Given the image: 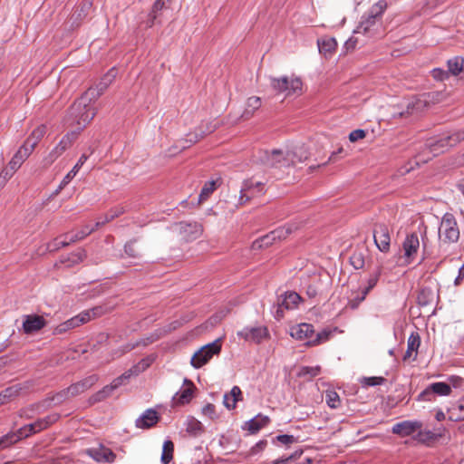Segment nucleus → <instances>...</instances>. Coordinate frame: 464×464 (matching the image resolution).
Returning <instances> with one entry per match:
<instances>
[{
  "label": "nucleus",
  "instance_id": "1",
  "mask_svg": "<svg viewBox=\"0 0 464 464\" xmlns=\"http://www.w3.org/2000/svg\"><path fill=\"white\" fill-rule=\"evenodd\" d=\"M82 95L76 100L67 111L65 122L69 126H76L73 131L78 134L91 122L96 115V109L93 106L94 100L82 102Z\"/></svg>",
  "mask_w": 464,
  "mask_h": 464
},
{
  "label": "nucleus",
  "instance_id": "2",
  "mask_svg": "<svg viewBox=\"0 0 464 464\" xmlns=\"http://www.w3.org/2000/svg\"><path fill=\"white\" fill-rule=\"evenodd\" d=\"M463 140L464 128L439 139H430L425 143V151H427L428 156L421 158V156L419 155V160H416L415 164L419 165L420 161L427 162L431 157L443 153L449 148L454 147Z\"/></svg>",
  "mask_w": 464,
  "mask_h": 464
},
{
  "label": "nucleus",
  "instance_id": "3",
  "mask_svg": "<svg viewBox=\"0 0 464 464\" xmlns=\"http://www.w3.org/2000/svg\"><path fill=\"white\" fill-rule=\"evenodd\" d=\"M387 7L388 4L385 0H380L372 5L369 11L362 16L354 32L369 37L375 36L380 27L382 16Z\"/></svg>",
  "mask_w": 464,
  "mask_h": 464
},
{
  "label": "nucleus",
  "instance_id": "4",
  "mask_svg": "<svg viewBox=\"0 0 464 464\" xmlns=\"http://www.w3.org/2000/svg\"><path fill=\"white\" fill-rule=\"evenodd\" d=\"M439 238L443 244L456 243L459 238V229L453 214L445 213L439 227Z\"/></svg>",
  "mask_w": 464,
  "mask_h": 464
},
{
  "label": "nucleus",
  "instance_id": "5",
  "mask_svg": "<svg viewBox=\"0 0 464 464\" xmlns=\"http://www.w3.org/2000/svg\"><path fill=\"white\" fill-rule=\"evenodd\" d=\"M106 311H107L106 308H104L102 306H95L92 309L85 310V311L80 313L78 315L61 324L56 328V331L58 333H63L69 329L78 327L81 324H85L92 319L102 316V314H104L106 313Z\"/></svg>",
  "mask_w": 464,
  "mask_h": 464
},
{
  "label": "nucleus",
  "instance_id": "6",
  "mask_svg": "<svg viewBox=\"0 0 464 464\" xmlns=\"http://www.w3.org/2000/svg\"><path fill=\"white\" fill-rule=\"evenodd\" d=\"M270 85L277 93H285V96L299 94L302 91V81L297 77L282 76L270 78Z\"/></svg>",
  "mask_w": 464,
  "mask_h": 464
},
{
  "label": "nucleus",
  "instance_id": "7",
  "mask_svg": "<svg viewBox=\"0 0 464 464\" xmlns=\"http://www.w3.org/2000/svg\"><path fill=\"white\" fill-rule=\"evenodd\" d=\"M220 351L221 343L219 339H217L196 352L191 358L190 363L196 369L201 368L208 363L215 354H218Z\"/></svg>",
  "mask_w": 464,
  "mask_h": 464
},
{
  "label": "nucleus",
  "instance_id": "8",
  "mask_svg": "<svg viewBox=\"0 0 464 464\" xmlns=\"http://www.w3.org/2000/svg\"><path fill=\"white\" fill-rule=\"evenodd\" d=\"M295 153L286 151L284 153L280 150H274L270 152L265 151L262 160L264 164L269 167H286L295 163Z\"/></svg>",
  "mask_w": 464,
  "mask_h": 464
},
{
  "label": "nucleus",
  "instance_id": "9",
  "mask_svg": "<svg viewBox=\"0 0 464 464\" xmlns=\"http://www.w3.org/2000/svg\"><path fill=\"white\" fill-rule=\"evenodd\" d=\"M117 75V70L115 68H111L109 72L101 79L99 83L96 84L95 87H90L83 94H82V102L86 100H94L96 101L109 87V85L113 82Z\"/></svg>",
  "mask_w": 464,
  "mask_h": 464
},
{
  "label": "nucleus",
  "instance_id": "10",
  "mask_svg": "<svg viewBox=\"0 0 464 464\" xmlns=\"http://www.w3.org/2000/svg\"><path fill=\"white\" fill-rule=\"evenodd\" d=\"M265 193V184L256 181L253 179H246L243 182L240 189L239 204L243 205L251 198L261 196Z\"/></svg>",
  "mask_w": 464,
  "mask_h": 464
},
{
  "label": "nucleus",
  "instance_id": "11",
  "mask_svg": "<svg viewBox=\"0 0 464 464\" xmlns=\"http://www.w3.org/2000/svg\"><path fill=\"white\" fill-rule=\"evenodd\" d=\"M425 95L411 98L405 104V109L393 113V118H404L418 116L426 107L428 101Z\"/></svg>",
  "mask_w": 464,
  "mask_h": 464
},
{
  "label": "nucleus",
  "instance_id": "12",
  "mask_svg": "<svg viewBox=\"0 0 464 464\" xmlns=\"http://www.w3.org/2000/svg\"><path fill=\"white\" fill-rule=\"evenodd\" d=\"M78 137V132L71 131L65 134L60 142L52 150L47 157L44 159V165H51L63 153L68 150Z\"/></svg>",
  "mask_w": 464,
  "mask_h": 464
},
{
  "label": "nucleus",
  "instance_id": "13",
  "mask_svg": "<svg viewBox=\"0 0 464 464\" xmlns=\"http://www.w3.org/2000/svg\"><path fill=\"white\" fill-rule=\"evenodd\" d=\"M36 434L33 423L26 424L14 432H9L0 438V450L18 442L22 439Z\"/></svg>",
  "mask_w": 464,
  "mask_h": 464
},
{
  "label": "nucleus",
  "instance_id": "14",
  "mask_svg": "<svg viewBox=\"0 0 464 464\" xmlns=\"http://www.w3.org/2000/svg\"><path fill=\"white\" fill-rule=\"evenodd\" d=\"M99 380L97 374H92L75 383L70 385L66 390L61 392L58 396L66 398L67 396H77L92 388Z\"/></svg>",
  "mask_w": 464,
  "mask_h": 464
},
{
  "label": "nucleus",
  "instance_id": "15",
  "mask_svg": "<svg viewBox=\"0 0 464 464\" xmlns=\"http://www.w3.org/2000/svg\"><path fill=\"white\" fill-rule=\"evenodd\" d=\"M291 233L289 228H278L270 233L256 239L251 246L253 250H259L262 248L268 247L273 245L276 240H281L286 237V236Z\"/></svg>",
  "mask_w": 464,
  "mask_h": 464
},
{
  "label": "nucleus",
  "instance_id": "16",
  "mask_svg": "<svg viewBox=\"0 0 464 464\" xmlns=\"http://www.w3.org/2000/svg\"><path fill=\"white\" fill-rule=\"evenodd\" d=\"M373 239L377 248L381 252H389L391 246V236L390 229L387 225L383 223L375 224L373 228Z\"/></svg>",
  "mask_w": 464,
  "mask_h": 464
},
{
  "label": "nucleus",
  "instance_id": "17",
  "mask_svg": "<svg viewBox=\"0 0 464 464\" xmlns=\"http://www.w3.org/2000/svg\"><path fill=\"white\" fill-rule=\"evenodd\" d=\"M420 238L417 233L408 234L402 243L403 257L408 264L416 260L420 250Z\"/></svg>",
  "mask_w": 464,
  "mask_h": 464
},
{
  "label": "nucleus",
  "instance_id": "18",
  "mask_svg": "<svg viewBox=\"0 0 464 464\" xmlns=\"http://www.w3.org/2000/svg\"><path fill=\"white\" fill-rule=\"evenodd\" d=\"M132 374V370H129L128 372H124L121 376L117 377L112 381V382L110 385H106L102 390L97 392L95 394L92 395V400L94 402L101 401L107 397H109L111 392L119 388L121 385H122L123 382L130 377Z\"/></svg>",
  "mask_w": 464,
  "mask_h": 464
},
{
  "label": "nucleus",
  "instance_id": "19",
  "mask_svg": "<svg viewBox=\"0 0 464 464\" xmlns=\"http://www.w3.org/2000/svg\"><path fill=\"white\" fill-rule=\"evenodd\" d=\"M132 374V370H129L128 372H124L121 376L117 377L112 381V382L110 385H106L102 390L97 392L95 394L92 395V400L94 402L101 401L107 397H109L111 392L119 388L121 385H122L123 382L130 377Z\"/></svg>",
  "mask_w": 464,
  "mask_h": 464
},
{
  "label": "nucleus",
  "instance_id": "20",
  "mask_svg": "<svg viewBox=\"0 0 464 464\" xmlns=\"http://www.w3.org/2000/svg\"><path fill=\"white\" fill-rule=\"evenodd\" d=\"M177 227L184 239L189 241L199 237L202 234V226L198 222H179Z\"/></svg>",
  "mask_w": 464,
  "mask_h": 464
},
{
  "label": "nucleus",
  "instance_id": "21",
  "mask_svg": "<svg viewBox=\"0 0 464 464\" xmlns=\"http://www.w3.org/2000/svg\"><path fill=\"white\" fill-rule=\"evenodd\" d=\"M184 385L185 387L176 392L172 398L173 404L176 406L185 405L188 403L193 398V393L196 390L194 383L190 380L185 378Z\"/></svg>",
  "mask_w": 464,
  "mask_h": 464
},
{
  "label": "nucleus",
  "instance_id": "22",
  "mask_svg": "<svg viewBox=\"0 0 464 464\" xmlns=\"http://www.w3.org/2000/svg\"><path fill=\"white\" fill-rule=\"evenodd\" d=\"M46 325L45 319L38 314H27L24 316L23 331L26 334H31L40 331Z\"/></svg>",
  "mask_w": 464,
  "mask_h": 464
},
{
  "label": "nucleus",
  "instance_id": "23",
  "mask_svg": "<svg viewBox=\"0 0 464 464\" xmlns=\"http://www.w3.org/2000/svg\"><path fill=\"white\" fill-rule=\"evenodd\" d=\"M237 335L246 341H252L256 343H261L267 335L266 327H245L237 333Z\"/></svg>",
  "mask_w": 464,
  "mask_h": 464
},
{
  "label": "nucleus",
  "instance_id": "24",
  "mask_svg": "<svg viewBox=\"0 0 464 464\" xmlns=\"http://www.w3.org/2000/svg\"><path fill=\"white\" fill-rule=\"evenodd\" d=\"M86 453L97 462H109L111 463L115 460V453L109 448L100 445L97 448H91L86 450Z\"/></svg>",
  "mask_w": 464,
  "mask_h": 464
},
{
  "label": "nucleus",
  "instance_id": "25",
  "mask_svg": "<svg viewBox=\"0 0 464 464\" xmlns=\"http://www.w3.org/2000/svg\"><path fill=\"white\" fill-rule=\"evenodd\" d=\"M422 423L418 420H404L398 422L392 427V433L400 435L401 437L410 436L415 431L420 430Z\"/></svg>",
  "mask_w": 464,
  "mask_h": 464
},
{
  "label": "nucleus",
  "instance_id": "26",
  "mask_svg": "<svg viewBox=\"0 0 464 464\" xmlns=\"http://www.w3.org/2000/svg\"><path fill=\"white\" fill-rule=\"evenodd\" d=\"M159 420L158 412L153 409H148L136 420L135 425L139 429H150L156 425Z\"/></svg>",
  "mask_w": 464,
  "mask_h": 464
},
{
  "label": "nucleus",
  "instance_id": "27",
  "mask_svg": "<svg viewBox=\"0 0 464 464\" xmlns=\"http://www.w3.org/2000/svg\"><path fill=\"white\" fill-rule=\"evenodd\" d=\"M314 329L311 324L303 323L291 329V336L297 340L314 339Z\"/></svg>",
  "mask_w": 464,
  "mask_h": 464
},
{
  "label": "nucleus",
  "instance_id": "28",
  "mask_svg": "<svg viewBox=\"0 0 464 464\" xmlns=\"http://www.w3.org/2000/svg\"><path fill=\"white\" fill-rule=\"evenodd\" d=\"M46 133V126L42 124L37 126L31 134L27 137V139L23 143L29 150L32 152L40 142V140L44 138Z\"/></svg>",
  "mask_w": 464,
  "mask_h": 464
},
{
  "label": "nucleus",
  "instance_id": "29",
  "mask_svg": "<svg viewBox=\"0 0 464 464\" xmlns=\"http://www.w3.org/2000/svg\"><path fill=\"white\" fill-rule=\"evenodd\" d=\"M26 387L21 383L9 386L0 392V405L5 404L18 397Z\"/></svg>",
  "mask_w": 464,
  "mask_h": 464
},
{
  "label": "nucleus",
  "instance_id": "30",
  "mask_svg": "<svg viewBox=\"0 0 464 464\" xmlns=\"http://www.w3.org/2000/svg\"><path fill=\"white\" fill-rule=\"evenodd\" d=\"M86 256V251L83 248H79L66 256H62L60 258V263L64 265L66 267H72L82 262Z\"/></svg>",
  "mask_w": 464,
  "mask_h": 464
},
{
  "label": "nucleus",
  "instance_id": "31",
  "mask_svg": "<svg viewBox=\"0 0 464 464\" xmlns=\"http://www.w3.org/2000/svg\"><path fill=\"white\" fill-rule=\"evenodd\" d=\"M243 400V394L241 389L238 386H234L230 392L225 393L224 395V405L228 410L236 408L237 402Z\"/></svg>",
  "mask_w": 464,
  "mask_h": 464
},
{
  "label": "nucleus",
  "instance_id": "32",
  "mask_svg": "<svg viewBox=\"0 0 464 464\" xmlns=\"http://www.w3.org/2000/svg\"><path fill=\"white\" fill-rule=\"evenodd\" d=\"M420 344V337L418 333H411L408 338L407 350L405 354L403 355V361H407L412 355V353H415L413 360L417 357V351Z\"/></svg>",
  "mask_w": 464,
  "mask_h": 464
},
{
  "label": "nucleus",
  "instance_id": "33",
  "mask_svg": "<svg viewBox=\"0 0 464 464\" xmlns=\"http://www.w3.org/2000/svg\"><path fill=\"white\" fill-rule=\"evenodd\" d=\"M33 152L22 145L9 161V167L19 169Z\"/></svg>",
  "mask_w": 464,
  "mask_h": 464
},
{
  "label": "nucleus",
  "instance_id": "34",
  "mask_svg": "<svg viewBox=\"0 0 464 464\" xmlns=\"http://www.w3.org/2000/svg\"><path fill=\"white\" fill-rule=\"evenodd\" d=\"M319 52L325 57L332 55L337 47L336 40L334 37H324L318 40Z\"/></svg>",
  "mask_w": 464,
  "mask_h": 464
},
{
  "label": "nucleus",
  "instance_id": "35",
  "mask_svg": "<svg viewBox=\"0 0 464 464\" xmlns=\"http://www.w3.org/2000/svg\"><path fill=\"white\" fill-rule=\"evenodd\" d=\"M435 298L434 291L431 287L429 286H423L419 291L418 296H417V302L419 305L420 306H426L430 304Z\"/></svg>",
  "mask_w": 464,
  "mask_h": 464
},
{
  "label": "nucleus",
  "instance_id": "36",
  "mask_svg": "<svg viewBox=\"0 0 464 464\" xmlns=\"http://www.w3.org/2000/svg\"><path fill=\"white\" fill-rule=\"evenodd\" d=\"M261 106V99L257 96H252L247 99L246 107L243 111L241 118L244 120L250 119L255 111L258 110Z\"/></svg>",
  "mask_w": 464,
  "mask_h": 464
},
{
  "label": "nucleus",
  "instance_id": "37",
  "mask_svg": "<svg viewBox=\"0 0 464 464\" xmlns=\"http://www.w3.org/2000/svg\"><path fill=\"white\" fill-rule=\"evenodd\" d=\"M301 297L295 292H289L285 295L280 303V307H284L286 310L294 309L297 306Z\"/></svg>",
  "mask_w": 464,
  "mask_h": 464
},
{
  "label": "nucleus",
  "instance_id": "38",
  "mask_svg": "<svg viewBox=\"0 0 464 464\" xmlns=\"http://www.w3.org/2000/svg\"><path fill=\"white\" fill-rule=\"evenodd\" d=\"M449 414L452 420H464V397L450 408Z\"/></svg>",
  "mask_w": 464,
  "mask_h": 464
},
{
  "label": "nucleus",
  "instance_id": "39",
  "mask_svg": "<svg viewBox=\"0 0 464 464\" xmlns=\"http://www.w3.org/2000/svg\"><path fill=\"white\" fill-rule=\"evenodd\" d=\"M270 420L267 416H260L251 419L246 424L247 429L251 433H256L262 428L269 423Z\"/></svg>",
  "mask_w": 464,
  "mask_h": 464
},
{
  "label": "nucleus",
  "instance_id": "40",
  "mask_svg": "<svg viewBox=\"0 0 464 464\" xmlns=\"http://www.w3.org/2000/svg\"><path fill=\"white\" fill-rule=\"evenodd\" d=\"M447 65L449 73L452 75H458L460 72H464V59L460 56L450 59Z\"/></svg>",
  "mask_w": 464,
  "mask_h": 464
},
{
  "label": "nucleus",
  "instance_id": "41",
  "mask_svg": "<svg viewBox=\"0 0 464 464\" xmlns=\"http://www.w3.org/2000/svg\"><path fill=\"white\" fill-rule=\"evenodd\" d=\"M174 443L170 440H166L162 447L161 462L169 464L173 459Z\"/></svg>",
  "mask_w": 464,
  "mask_h": 464
},
{
  "label": "nucleus",
  "instance_id": "42",
  "mask_svg": "<svg viewBox=\"0 0 464 464\" xmlns=\"http://www.w3.org/2000/svg\"><path fill=\"white\" fill-rule=\"evenodd\" d=\"M89 155L83 153L80 159L78 160L77 163L73 166V168L63 177V183H70L71 180L76 176L78 171L81 169L82 165L85 163V161L88 160Z\"/></svg>",
  "mask_w": 464,
  "mask_h": 464
},
{
  "label": "nucleus",
  "instance_id": "43",
  "mask_svg": "<svg viewBox=\"0 0 464 464\" xmlns=\"http://www.w3.org/2000/svg\"><path fill=\"white\" fill-rule=\"evenodd\" d=\"M430 389L435 395L440 396H447L451 392L450 385L442 382L431 383Z\"/></svg>",
  "mask_w": 464,
  "mask_h": 464
},
{
  "label": "nucleus",
  "instance_id": "44",
  "mask_svg": "<svg viewBox=\"0 0 464 464\" xmlns=\"http://www.w3.org/2000/svg\"><path fill=\"white\" fill-rule=\"evenodd\" d=\"M187 432L190 435L197 436L203 430L202 423L195 418H190L187 422Z\"/></svg>",
  "mask_w": 464,
  "mask_h": 464
},
{
  "label": "nucleus",
  "instance_id": "45",
  "mask_svg": "<svg viewBox=\"0 0 464 464\" xmlns=\"http://www.w3.org/2000/svg\"><path fill=\"white\" fill-rule=\"evenodd\" d=\"M216 188L217 186L214 180L206 182L199 194V202L207 200L208 197L216 190Z\"/></svg>",
  "mask_w": 464,
  "mask_h": 464
},
{
  "label": "nucleus",
  "instance_id": "46",
  "mask_svg": "<svg viewBox=\"0 0 464 464\" xmlns=\"http://www.w3.org/2000/svg\"><path fill=\"white\" fill-rule=\"evenodd\" d=\"M330 335H331V331L323 330L320 333L314 334V339L307 341L306 344L310 345V346L318 345L324 342L328 341Z\"/></svg>",
  "mask_w": 464,
  "mask_h": 464
},
{
  "label": "nucleus",
  "instance_id": "47",
  "mask_svg": "<svg viewBox=\"0 0 464 464\" xmlns=\"http://www.w3.org/2000/svg\"><path fill=\"white\" fill-rule=\"evenodd\" d=\"M325 401L332 409H337L341 404L339 394L335 391H326Z\"/></svg>",
  "mask_w": 464,
  "mask_h": 464
},
{
  "label": "nucleus",
  "instance_id": "48",
  "mask_svg": "<svg viewBox=\"0 0 464 464\" xmlns=\"http://www.w3.org/2000/svg\"><path fill=\"white\" fill-rule=\"evenodd\" d=\"M93 232V229H90V226L86 225L82 227L78 232L75 234H71L70 241L78 242L84 239L86 237L91 235Z\"/></svg>",
  "mask_w": 464,
  "mask_h": 464
},
{
  "label": "nucleus",
  "instance_id": "49",
  "mask_svg": "<svg viewBox=\"0 0 464 464\" xmlns=\"http://www.w3.org/2000/svg\"><path fill=\"white\" fill-rule=\"evenodd\" d=\"M135 239L128 241L124 246L125 254L131 258H140L141 256L140 251L135 247Z\"/></svg>",
  "mask_w": 464,
  "mask_h": 464
},
{
  "label": "nucleus",
  "instance_id": "50",
  "mask_svg": "<svg viewBox=\"0 0 464 464\" xmlns=\"http://www.w3.org/2000/svg\"><path fill=\"white\" fill-rule=\"evenodd\" d=\"M40 407H41L40 403L32 404L31 406H29L27 408L20 410L19 416L21 418H24L26 420L32 419L34 417V412H38V413L40 412L39 411Z\"/></svg>",
  "mask_w": 464,
  "mask_h": 464
},
{
  "label": "nucleus",
  "instance_id": "51",
  "mask_svg": "<svg viewBox=\"0 0 464 464\" xmlns=\"http://www.w3.org/2000/svg\"><path fill=\"white\" fill-rule=\"evenodd\" d=\"M381 276V268L379 267L375 273L370 276L367 286L363 289L364 295H367L368 293L376 285L379 277Z\"/></svg>",
  "mask_w": 464,
  "mask_h": 464
},
{
  "label": "nucleus",
  "instance_id": "52",
  "mask_svg": "<svg viewBox=\"0 0 464 464\" xmlns=\"http://www.w3.org/2000/svg\"><path fill=\"white\" fill-rule=\"evenodd\" d=\"M350 263L355 269H361L364 266L363 255L360 252L353 253L350 257Z\"/></svg>",
  "mask_w": 464,
  "mask_h": 464
},
{
  "label": "nucleus",
  "instance_id": "53",
  "mask_svg": "<svg viewBox=\"0 0 464 464\" xmlns=\"http://www.w3.org/2000/svg\"><path fill=\"white\" fill-rule=\"evenodd\" d=\"M273 441L278 442L282 445L288 446L290 444L297 442V439L295 438L293 435L282 434V435H277L276 438H274Z\"/></svg>",
  "mask_w": 464,
  "mask_h": 464
},
{
  "label": "nucleus",
  "instance_id": "54",
  "mask_svg": "<svg viewBox=\"0 0 464 464\" xmlns=\"http://www.w3.org/2000/svg\"><path fill=\"white\" fill-rule=\"evenodd\" d=\"M126 212V209L123 206L118 205L116 207L111 208L109 209V211L106 213V216L108 217L109 220L112 221L116 218L121 216Z\"/></svg>",
  "mask_w": 464,
  "mask_h": 464
},
{
  "label": "nucleus",
  "instance_id": "55",
  "mask_svg": "<svg viewBox=\"0 0 464 464\" xmlns=\"http://www.w3.org/2000/svg\"><path fill=\"white\" fill-rule=\"evenodd\" d=\"M385 381L386 380L383 377L372 376V377H364L361 382L363 386H377V385H381V384L384 383Z\"/></svg>",
  "mask_w": 464,
  "mask_h": 464
},
{
  "label": "nucleus",
  "instance_id": "56",
  "mask_svg": "<svg viewBox=\"0 0 464 464\" xmlns=\"http://www.w3.org/2000/svg\"><path fill=\"white\" fill-rule=\"evenodd\" d=\"M320 371H321V368L319 366H316V367L303 366L298 372V376L302 377V376H305V375H310L311 377H314L319 374Z\"/></svg>",
  "mask_w": 464,
  "mask_h": 464
},
{
  "label": "nucleus",
  "instance_id": "57",
  "mask_svg": "<svg viewBox=\"0 0 464 464\" xmlns=\"http://www.w3.org/2000/svg\"><path fill=\"white\" fill-rule=\"evenodd\" d=\"M434 398H435V393H433L431 392L430 384L424 391H422L418 396V400L422 401H431L434 400Z\"/></svg>",
  "mask_w": 464,
  "mask_h": 464
},
{
  "label": "nucleus",
  "instance_id": "58",
  "mask_svg": "<svg viewBox=\"0 0 464 464\" xmlns=\"http://www.w3.org/2000/svg\"><path fill=\"white\" fill-rule=\"evenodd\" d=\"M16 170L17 169H13L8 165L2 169L0 173V179L4 180V183H6L13 177Z\"/></svg>",
  "mask_w": 464,
  "mask_h": 464
},
{
  "label": "nucleus",
  "instance_id": "59",
  "mask_svg": "<svg viewBox=\"0 0 464 464\" xmlns=\"http://www.w3.org/2000/svg\"><path fill=\"white\" fill-rule=\"evenodd\" d=\"M366 136V131L363 130H361V129H357V130H353L350 134H349V140L351 142H355L359 140H362L363 138H365Z\"/></svg>",
  "mask_w": 464,
  "mask_h": 464
},
{
  "label": "nucleus",
  "instance_id": "60",
  "mask_svg": "<svg viewBox=\"0 0 464 464\" xmlns=\"http://www.w3.org/2000/svg\"><path fill=\"white\" fill-rule=\"evenodd\" d=\"M60 418V415L58 413H52L49 414L44 418H41L43 421H44V426L47 429L52 424L55 423Z\"/></svg>",
  "mask_w": 464,
  "mask_h": 464
},
{
  "label": "nucleus",
  "instance_id": "61",
  "mask_svg": "<svg viewBox=\"0 0 464 464\" xmlns=\"http://www.w3.org/2000/svg\"><path fill=\"white\" fill-rule=\"evenodd\" d=\"M449 72L440 68H436L432 71V76L438 81H443L449 77Z\"/></svg>",
  "mask_w": 464,
  "mask_h": 464
},
{
  "label": "nucleus",
  "instance_id": "62",
  "mask_svg": "<svg viewBox=\"0 0 464 464\" xmlns=\"http://www.w3.org/2000/svg\"><path fill=\"white\" fill-rule=\"evenodd\" d=\"M449 381H450V388L451 387H454V388H460L463 386L464 384V379L462 377H459V376H450L449 378Z\"/></svg>",
  "mask_w": 464,
  "mask_h": 464
},
{
  "label": "nucleus",
  "instance_id": "63",
  "mask_svg": "<svg viewBox=\"0 0 464 464\" xmlns=\"http://www.w3.org/2000/svg\"><path fill=\"white\" fill-rule=\"evenodd\" d=\"M365 297L366 295H364V292L362 291L361 296H357L353 299L349 300L348 306L351 309H356L359 306V304L365 299Z\"/></svg>",
  "mask_w": 464,
  "mask_h": 464
},
{
  "label": "nucleus",
  "instance_id": "64",
  "mask_svg": "<svg viewBox=\"0 0 464 464\" xmlns=\"http://www.w3.org/2000/svg\"><path fill=\"white\" fill-rule=\"evenodd\" d=\"M267 441L263 440H259L254 447L251 449L252 454H257L260 451L264 450V449L266 447Z\"/></svg>",
  "mask_w": 464,
  "mask_h": 464
}]
</instances>
